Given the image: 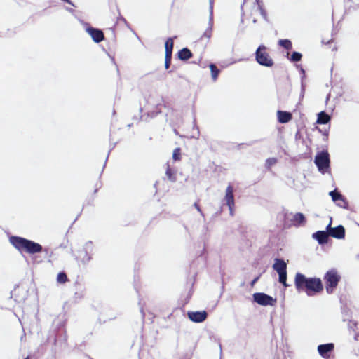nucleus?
I'll use <instances>...</instances> for the list:
<instances>
[{"mask_svg": "<svg viewBox=\"0 0 359 359\" xmlns=\"http://www.w3.org/2000/svg\"><path fill=\"white\" fill-rule=\"evenodd\" d=\"M341 279L340 276L336 270L328 271L324 276L326 291L328 294L333 292Z\"/></svg>", "mask_w": 359, "mask_h": 359, "instance_id": "4", "label": "nucleus"}, {"mask_svg": "<svg viewBox=\"0 0 359 359\" xmlns=\"http://www.w3.org/2000/svg\"><path fill=\"white\" fill-rule=\"evenodd\" d=\"M253 299L255 302L261 306H275L277 299L273 298L272 297L263 293V292H257L253 294Z\"/></svg>", "mask_w": 359, "mask_h": 359, "instance_id": "5", "label": "nucleus"}, {"mask_svg": "<svg viewBox=\"0 0 359 359\" xmlns=\"http://www.w3.org/2000/svg\"><path fill=\"white\" fill-rule=\"evenodd\" d=\"M329 231H318L313 234V238L316 239L320 244L327 243Z\"/></svg>", "mask_w": 359, "mask_h": 359, "instance_id": "12", "label": "nucleus"}, {"mask_svg": "<svg viewBox=\"0 0 359 359\" xmlns=\"http://www.w3.org/2000/svg\"><path fill=\"white\" fill-rule=\"evenodd\" d=\"M172 55H165V68L168 69L170 67V62H171Z\"/></svg>", "mask_w": 359, "mask_h": 359, "instance_id": "27", "label": "nucleus"}, {"mask_svg": "<svg viewBox=\"0 0 359 359\" xmlns=\"http://www.w3.org/2000/svg\"><path fill=\"white\" fill-rule=\"evenodd\" d=\"M102 187V182L98 179L95 184V189H94V194H95L100 188Z\"/></svg>", "mask_w": 359, "mask_h": 359, "instance_id": "29", "label": "nucleus"}, {"mask_svg": "<svg viewBox=\"0 0 359 359\" xmlns=\"http://www.w3.org/2000/svg\"><path fill=\"white\" fill-rule=\"evenodd\" d=\"M194 207L196 208V210H197L199 212H202L201 209V208H200V205H199V204H198V201L194 203Z\"/></svg>", "mask_w": 359, "mask_h": 359, "instance_id": "31", "label": "nucleus"}, {"mask_svg": "<svg viewBox=\"0 0 359 359\" xmlns=\"http://www.w3.org/2000/svg\"><path fill=\"white\" fill-rule=\"evenodd\" d=\"M273 268L278 273L285 272L287 271V264L283 259L277 258L275 259Z\"/></svg>", "mask_w": 359, "mask_h": 359, "instance_id": "14", "label": "nucleus"}, {"mask_svg": "<svg viewBox=\"0 0 359 359\" xmlns=\"http://www.w3.org/2000/svg\"><path fill=\"white\" fill-rule=\"evenodd\" d=\"M327 230L330 236L333 238L341 239L345 237V229L341 225H339L335 228H331L330 225H328Z\"/></svg>", "mask_w": 359, "mask_h": 359, "instance_id": "11", "label": "nucleus"}, {"mask_svg": "<svg viewBox=\"0 0 359 359\" xmlns=\"http://www.w3.org/2000/svg\"><path fill=\"white\" fill-rule=\"evenodd\" d=\"M165 175L168 179L172 182H176L177 180V171L170 168V165H167Z\"/></svg>", "mask_w": 359, "mask_h": 359, "instance_id": "18", "label": "nucleus"}, {"mask_svg": "<svg viewBox=\"0 0 359 359\" xmlns=\"http://www.w3.org/2000/svg\"><path fill=\"white\" fill-rule=\"evenodd\" d=\"M177 56L181 60H187L192 57L193 54L189 48H184L179 50Z\"/></svg>", "mask_w": 359, "mask_h": 359, "instance_id": "16", "label": "nucleus"}, {"mask_svg": "<svg viewBox=\"0 0 359 359\" xmlns=\"http://www.w3.org/2000/svg\"><path fill=\"white\" fill-rule=\"evenodd\" d=\"M207 316L208 314L205 311L188 312V317L191 321L195 323L203 322L207 318Z\"/></svg>", "mask_w": 359, "mask_h": 359, "instance_id": "9", "label": "nucleus"}, {"mask_svg": "<svg viewBox=\"0 0 359 359\" xmlns=\"http://www.w3.org/2000/svg\"><path fill=\"white\" fill-rule=\"evenodd\" d=\"M330 195L332 197L334 201H337L339 200H343L341 194L336 191H332L330 192Z\"/></svg>", "mask_w": 359, "mask_h": 359, "instance_id": "24", "label": "nucleus"}, {"mask_svg": "<svg viewBox=\"0 0 359 359\" xmlns=\"http://www.w3.org/2000/svg\"><path fill=\"white\" fill-rule=\"evenodd\" d=\"M172 158L175 161H180L181 159V149L177 147L174 149Z\"/></svg>", "mask_w": 359, "mask_h": 359, "instance_id": "26", "label": "nucleus"}, {"mask_svg": "<svg viewBox=\"0 0 359 359\" xmlns=\"http://www.w3.org/2000/svg\"><path fill=\"white\" fill-rule=\"evenodd\" d=\"M302 55L299 52H293L291 55L290 60L292 62H299L302 60Z\"/></svg>", "mask_w": 359, "mask_h": 359, "instance_id": "25", "label": "nucleus"}, {"mask_svg": "<svg viewBox=\"0 0 359 359\" xmlns=\"http://www.w3.org/2000/svg\"><path fill=\"white\" fill-rule=\"evenodd\" d=\"M279 275V282L283 285L285 287H288L289 285L287 283V271L278 273Z\"/></svg>", "mask_w": 359, "mask_h": 359, "instance_id": "22", "label": "nucleus"}, {"mask_svg": "<svg viewBox=\"0 0 359 359\" xmlns=\"http://www.w3.org/2000/svg\"><path fill=\"white\" fill-rule=\"evenodd\" d=\"M258 8L259 10V12L261 13V15H262V17L266 19V17H267V13H266V11H265V9L262 7V5H258Z\"/></svg>", "mask_w": 359, "mask_h": 359, "instance_id": "28", "label": "nucleus"}, {"mask_svg": "<svg viewBox=\"0 0 359 359\" xmlns=\"http://www.w3.org/2000/svg\"><path fill=\"white\" fill-rule=\"evenodd\" d=\"M330 120V116L324 111H321L318 115L317 123L320 124H326Z\"/></svg>", "mask_w": 359, "mask_h": 359, "instance_id": "20", "label": "nucleus"}, {"mask_svg": "<svg viewBox=\"0 0 359 359\" xmlns=\"http://www.w3.org/2000/svg\"><path fill=\"white\" fill-rule=\"evenodd\" d=\"M86 31L95 43H100L104 40V33L102 30L94 27H88Z\"/></svg>", "mask_w": 359, "mask_h": 359, "instance_id": "10", "label": "nucleus"}, {"mask_svg": "<svg viewBox=\"0 0 359 359\" xmlns=\"http://www.w3.org/2000/svg\"><path fill=\"white\" fill-rule=\"evenodd\" d=\"M294 285L299 292H304L308 296H314L323 290V285L318 278H306L301 273H297Z\"/></svg>", "mask_w": 359, "mask_h": 359, "instance_id": "1", "label": "nucleus"}, {"mask_svg": "<svg viewBox=\"0 0 359 359\" xmlns=\"http://www.w3.org/2000/svg\"><path fill=\"white\" fill-rule=\"evenodd\" d=\"M334 348V345L332 343H328L325 344H320L318 346V351L320 356L323 358L329 359L330 358V353L333 351Z\"/></svg>", "mask_w": 359, "mask_h": 359, "instance_id": "8", "label": "nucleus"}, {"mask_svg": "<svg viewBox=\"0 0 359 359\" xmlns=\"http://www.w3.org/2000/svg\"><path fill=\"white\" fill-rule=\"evenodd\" d=\"M306 223V218L301 212H297L293 216L292 224L296 226L304 225Z\"/></svg>", "mask_w": 359, "mask_h": 359, "instance_id": "17", "label": "nucleus"}, {"mask_svg": "<svg viewBox=\"0 0 359 359\" xmlns=\"http://www.w3.org/2000/svg\"><path fill=\"white\" fill-rule=\"evenodd\" d=\"M211 33H212V29H209L208 30L205 31V32L204 33V34L208 37V38H210V36H211Z\"/></svg>", "mask_w": 359, "mask_h": 359, "instance_id": "30", "label": "nucleus"}, {"mask_svg": "<svg viewBox=\"0 0 359 359\" xmlns=\"http://www.w3.org/2000/svg\"><path fill=\"white\" fill-rule=\"evenodd\" d=\"M233 187L229 184L226 189L224 196V201H226V205L229 207L230 215H233L235 201H234V196H233Z\"/></svg>", "mask_w": 359, "mask_h": 359, "instance_id": "7", "label": "nucleus"}, {"mask_svg": "<svg viewBox=\"0 0 359 359\" xmlns=\"http://www.w3.org/2000/svg\"><path fill=\"white\" fill-rule=\"evenodd\" d=\"M278 121L280 123H286L292 119V115L290 112L285 111H277Z\"/></svg>", "mask_w": 359, "mask_h": 359, "instance_id": "13", "label": "nucleus"}, {"mask_svg": "<svg viewBox=\"0 0 359 359\" xmlns=\"http://www.w3.org/2000/svg\"><path fill=\"white\" fill-rule=\"evenodd\" d=\"M25 359H31V358L29 356H27Z\"/></svg>", "mask_w": 359, "mask_h": 359, "instance_id": "33", "label": "nucleus"}, {"mask_svg": "<svg viewBox=\"0 0 359 359\" xmlns=\"http://www.w3.org/2000/svg\"><path fill=\"white\" fill-rule=\"evenodd\" d=\"M278 44L287 50H290L292 48V43L289 39H280L278 42Z\"/></svg>", "mask_w": 359, "mask_h": 359, "instance_id": "21", "label": "nucleus"}, {"mask_svg": "<svg viewBox=\"0 0 359 359\" xmlns=\"http://www.w3.org/2000/svg\"><path fill=\"white\" fill-rule=\"evenodd\" d=\"M10 242L19 251L29 254L39 253L43 250L39 243L22 237L12 236L10 238Z\"/></svg>", "mask_w": 359, "mask_h": 359, "instance_id": "2", "label": "nucleus"}, {"mask_svg": "<svg viewBox=\"0 0 359 359\" xmlns=\"http://www.w3.org/2000/svg\"><path fill=\"white\" fill-rule=\"evenodd\" d=\"M267 50L266 46L260 45L255 52V59L259 65L271 67L274 65V62Z\"/></svg>", "mask_w": 359, "mask_h": 359, "instance_id": "3", "label": "nucleus"}, {"mask_svg": "<svg viewBox=\"0 0 359 359\" xmlns=\"http://www.w3.org/2000/svg\"><path fill=\"white\" fill-rule=\"evenodd\" d=\"M209 68L210 69L212 80L216 81L220 74V69L213 63L209 65Z\"/></svg>", "mask_w": 359, "mask_h": 359, "instance_id": "19", "label": "nucleus"}, {"mask_svg": "<svg viewBox=\"0 0 359 359\" xmlns=\"http://www.w3.org/2000/svg\"><path fill=\"white\" fill-rule=\"evenodd\" d=\"M315 163L319 171L324 172L330 166L329 154L323 151L318 154L315 157Z\"/></svg>", "mask_w": 359, "mask_h": 359, "instance_id": "6", "label": "nucleus"}, {"mask_svg": "<svg viewBox=\"0 0 359 359\" xmlns=\"http://www.w3.org/2000/svg\"><path fill=\"white\" fill-rule=\"evenodd\" d=\"M258 279L259 277L255 278L252 282V285H253L258 280Z\"/></svg>", "mask_w": 359, "mask_h": 359, "instance_id": "32", "label": "nucleus"}, {"mask_svg": "<svg viewBox=\"0 0 359 359\" xmlns=\"http://www.w3.org/2000/svg\"><path fill=\"white\" fill-rule=\"evenodd\" d=\"M57 280L60 283H65L67 281H68L67 274L65 272H60L57 274Z\"/></svg>", "mask_w": 359, "mask_h": 359, "instance_id": "23", "label": "nucleus"}, {"mask_svg": "<svg viewBox=\"0 0 359 359\" xmlns=\"http://www.w3.org/2000/svg\"><path fill=\"white\" fill-rule=\"evenodd\" d=\"M177 36L170 37L168 38L165 43V55H172V50L174 46V39H176Z\"/></svg>", "mask_w": 359, "mask_h": 359, "instance_id": "15", "label": "nucleus"}]
</instances>
